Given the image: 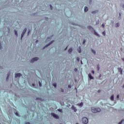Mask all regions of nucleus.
<instances>
[{
  "mask_svg": "<svg viewBox=\"0 0 124 124\" xmlns=\"http://www.w3.org/2000/svg\"><path fill=\"white\" fill-rule=\"evenodd\" d=\"M58 111L61 113H62V109H58Z\"/></svg>",
  "mask_w": 124,
  "mask_h": 124,
  "instance_id": "2f4dec72",
  "label": "nucleus"
},
{
  "mask_svg": "<svg viewBox=\"0 0 124 124\" xmlns=\"http://www.w3.org/2000/svg\"><path fill=\"white\" fill-rule=\"evenodd\" d=\"M1 68H2V66H0V69H1Z\"/></svg>",
  "mask_w": 124,
  "mask_h": 124,
  "instance_id": "3c124183",
  "label": "nucleus"
},
{
  "mask_svg": "<svg viewBox=\"0 0 124 124\" xmlns=\"http://www.w3.org/2000/svg\"><path fill=\"white\" fill-rule=\"evenodd\" d=\"M76 124H79L78 123H77Z\"/></svg>",
  "mask_w": 124,
  "mask_h": 124,
  "instance_id": "6e6d98bb",
  "label": "nucleus"
},
{
  "mask_svg": "<svg viewBox=\"0 0 124 124\" xmlns=\"http://www.w3.org/2000/svg\"><path fill=\"white\" fill-rule=\"evenodd\" d=\"M92 73H93V74H94V71L92 70Z\"/></svg>",
  "mask_w": 124,
  "mask_h": 124,
  "instance_id": "58836bf2",
  "label": "nucleus"
},
{
  "mask_svg": "<svg viewBox=\"0 0 124 124\" xmlns=\"http://www.w3.org/2000/svg\"><path fill=\"white\" fill-rule=\"evenodd\" d=\"M92 14H95L96 13H97V11H93L92 12Z\"/></svg>",
  "mask_w": 124,
  "mask_h": 124,
  "instance_id": "aec40b11",
  "label": "nucleus"
},
{
  "mask_svg": "<svg viewBox=\"0 0 124 124\" xmlns=\"http://www.w3.org/2000/svg\"><path fill=\"white\" fill-rule=\"evenodd\" d=\"M38 41V40H37L36 41V42H37Z\"/></svg>",
  "mask_w": 124,
  "mask_h": 124,
  "instance_id": "864d4df0",
  "label": "nucleus"
},
{
  "mask_svg": "<svg viewBox=\"0 0 124 124\" xmlns=\"http://www.w3.org/2000/svg\"><path fill=\"white\" fill-rule=\"evenodd\" d=\"M117 98H120V95H119V94L117 95Z\"/></svg>",
  "mask_w": 124,
  "mask_h": 124,
  "instance_id": "ea45409f",
  "label": "nucleus"
},
{
  "mask_svg": "<svg viewBox=\"0 0 124 124\" xmlns=\"http://www.w3.org/2000/svg\"><path fill=\"white\" fill-rule=\"evenodd\" d=\"M15 33L16 36H18V33L17 32V31L15 30Z\"/></svg>",
  "mask_w": 124,
  "mask_h": 124,
  "instance_id": "412c9836",
  "label": "nucleus"
},
{
  "mask_svg": "<svg viewBox=\"0 0 124 124\" xmlns=\"http://www.w3.org/2000/svg\"><path fill=\"white\" fill-rule=\"evenodd\" d=\"M88 77L90 80H93V77L92 76V74H91V73L88 74Z\"/></svg>",
  "mask_w": 124,
  "mask_h": 124,
  "instance_id": "6e6552de",
  "label": "nucleus"
},
{
  "mask_svg": "<svg viewBox=\"0 0 124 124\" xmlns=\"http://www.w3.org/2000/svg\"><path fill=\"white\" fill-rule=\"evenodd\" d=\"M81 64H83V62H81Z\"/></svg>",
  "mask_w": 124,
  "mask_h": 124,
  "instance_id": "5fc2aeb1",
  "label": "nucleus"
},
{
  "mask_svg": "<svg viewBox=\"0 0 124 124\" xmlns=\"http://www.w3.org/2000/svg\"><path fill=\"white\" fill-rule=\"evenodd\" d=\"M53 85L55 88H57V83H54Z\"/></svg>",
  "mask_w": 124,
  "mask_h": 124,
  "instance_id": "bb28decb",
  "label": "nucleus"
},
{
  "mask_svg": "<svg viewBox=\"0 0 124 124\" xmlns=\"http://www.w3.org/2000/svg\"><path fill=\"white\" fill-rule=\"evenodd\" d=\"M53 42H54V41H52L51 42H50V43L49 44L46 45L45 46V47H48V46H49V45H51V44H52V43H53Z\"/></svg>",
  "mask_w": 124,
  "mask_h": 124,
  "instance_id": "dca6fc26",
  "label": "nucleus"
},
{
  "mask_svg": "<svg viewBox=\"0 0 124 124\" xmlns=\"http://www.w3.org/2000/svg\"><path fill=\"white\" fill-rule=\"evenodd\" d=\"M93 1V0H89V4H92V2Z\"/></svg>",
  "mask_w": 124,
  "mask_h": 124,
  "instance_id": "c85d7f7f",
  "label": "nucleus"
},
{
  "mask_svg": "<svg viewBox=\"0 0 124 124\" xmlns=\"http://www.w3.org/2000/svg\"><path fill=\"white\" fill-rule=\"evenodd\" d=\"M61 92H62V93H63V89H61Z\"/></svg>",
  "mask_w": 124,
  "mask_h": 124,
  "instance_id": "37998d69",
  "label": "nucleus"
},
{
  "mask_svg": "<svg viewBox=\"0 0 124 124\" xmlns=\"http://www.w3.org/2000/svg\"><path fill=\"white\" fill-rule=\"evenodd\" d=\"M100 111H101V109L99 108H92V112H93V113H97V112H100Z\"/></svg>",
  "mask_w": 124,
  "mask_h": 124,
  "instance_id": "f257e3e1",
  "label": "nucleus"
},
{
  "mask_svg": "<svg viewBox=\"0 0 124 124\" xmlns=\"http://www.w3.org/2000/svg\"><path fill=\"white\" fill-rule=\"evenodd\" d=\"M50 7L51 9H52V5H50Z\"/></svg>",
  "mask_w": 124,
  "mask_h": 124,
  "instance_id": "de8ad7c7",
  "label": "nucleus"
},
{
  "mask_svg": "<svg viewBox=\"0 0 124 124\" xmlns=\"http://www.w3.org/2000/svg\"><path fill=\"white\" fill-rule=\"evenodd\" d=\"M46 21H48V18H46Z\"/></svg>",
  "mask_w": 124,
  "mask_h": 124,
  "instance_id": "8fccbe9b",
  "label": "nucleus"
},
{
  "mask_svg": "<svg viewBox=\"0 0 124 124\" xmlns=\"http://www.w3.org/2000/svg\"><path fill=\"white\" fill-rule=\"evenodd\" d=\"M102 34H103V35H104V36H105V35H106V32L105 31H104L102 32Z\"/></svg>",
  "mask_w": 124,
  "mask_h": 124,
  "instance_id": "4be33fe9",
  "label": "nucleus"
},
{
  "mask_svg": "<svg viewBox=\"0 0 124 124\" xmlns=\"http://www.w3.org/2000/svg\"><path fill=\"white\" fill-rule=\"evenodd\" d=\"M123 122H124V120H122L121 122H120L118 124H122V123H123Z\"/></svg>",
  "mask_w": 124,
  "mask_h": 124,
  "instance_id": "7c9ffc66",
  "label": "nucleus"
},
{
  "mask_svg": "<svg viewBox=\"0 0 124 124\" xmlns=\"http://www.w3.org/2000/svg\"><path fill=\"white\" fill-rule=\"evenodd\" d=\"M114 27L115 28H119V27H120V23H117L115 24L114 25Z\"/></svg>",
  "mask_w": 124,
  "mask_h": 124,
  "instance_id": "9b49d317",
  "label": "nucleus"
},
{
  "mask_svg": "<svg viewBox=\"0 0 124 124\" xmlns=\"http://www.w3.org/2000/svg\"><path fill=\"white\" fill-rule=\"evenodd\" d=\"M25 124H30V123L27 122V123H26Z\"/></svg>",
  "mask_w": 124,
  "mask_h": 124,
  "instance_id": "49530a36",
  "label": "nucleus"
},
{
  "mask_svg": "<svg viewBox=\"0 0 124 124\" xmlns=\"http://www.w3.org/2000/svg\"><path fill=\"white\" fill-rule=\"evenodd\" d=\"M88 10H89V8L87 6H85L84 7V11H85V12H88Z\"/></svg>",
  "mask_w": 124,
  "mask_h": 124,
  "instance_id": "2eb2a0df",
  "label": "nucleus"
},
{
  "mask_svg": "<svg viewBox=\"0 0 124 124\" xmlns=\"http://www.w3.org/2000/svg\"><path fill=\"white\" fill-rule=\"evenodd\" d=\"M51 116H52V117H53L54 118H55V119H59V116H58V115L55 114V113L52 112V113H51Z\"/></svg>",
  "mask_w": 124,
  "mask_h": 124,
  "instance_id": "7ed1b4c3",
  "label": "nucleus"
},
{
  "mask_svg": "<svg viewBox=\"0 0 124 124\" xmlns=\"http://www.w3.org/2000/svg\"><path fill=\"white\" fill-rule=\"evenodd\" d=\"M26 31H27V28H25L22 32V33L21 34V39L23 38V37L25 35V33H26Z\"/></svg>",
  "mask_w": 124,
  "mask_h": 124,
  "instance_id": "39448f33",
  "label": "nucleus"
},
{
  "mask_svg": "<svg viewBox=\"0 0 124 124\" xmlns=\"http://www.w3.org/2000/svg\"><path fill=\"white\" fill-rule=\"evenodd\" d=\"M94 34L96 35L97 36H98L99 37H100V35L97 33L96 31H94Z\"/></svg>",
  "mask_w": 124,
  "mask_h": 124,
  "instance_id": "f3484780",
  "label": "nucleus"
},
{
  "mask_svg": "<svg viewBox=\"0 0 124 124\" xmlns=\"http://www.w3.org/2000/svg\"><path fill=\"white\" fill-rule=\"evenodd\" d=\"M100 92H101V90H98V93H100Z\"/></svg>",
  "mask_w": 124,
  "mask_h": 124,
  "instance_id": "a18cd8bd",
  "label": "nucleus"
},
{
  "mask_svg": "<svg viewBox=\"0 0 124 124\" xmlns=\"http://www.w3.org/2000/svg\"><path fill=\"white\" fill-rule=\"evenodd\" d=\"M78 106H81L82 107V106H83V102H81L80 104H78Z\"/></svg>",
  "mask_w": 124,
  "mask_h": 124,
  "instance_id": "5701e85b",
  "label": "nucleus"
},
{
  "mask_svg": "<svg viewBox=\"0 0 124 124\" xmlns=\"http://www.w3.org/2000/svg\"><path fill=\"white\" fill-rule=\"evenodd\" d=\"M16 116H19V114L18 113V112H16Z\"/></svg>",
  "mask_w": 124,
  "mask_h": 124,
  "instance_id": "a19ab883",
  "label": "nucleus"
},
{
  "mask_svg": "<svg viewBox=\"0 0 124 124\" xmlns=\"http://www.w3.org/2000/svg\"><path fill=\"white\" fill-rule=\"evenodd\" d=\"M102 27H103V28H104V27H105V24H104V23H103V24H102Z\"/></svg>",
  "mask_w": 124,
  "mask_h": 124,
  "instance_id": "473e14b6",
  "label": "nucleus"
},
{
  "mask_svg": "<svg viewBox=\"0 0 124 124\" xmlns=\"http://www.w3.org/2000/svg\"><path fill=\"white\" fill-rule=\"evenodd\" d=\"M38 60H39L38 57L33 58L31 60V62H37V61H38Z\"/></svg>",
  "mask_w": 124,
  "mask_h": 124,
  "instance_id": "20e7f679",
  "label": "nucleus"
},
{
  "mask_svg": "<svg viewBox=\"0 0 124 124\" xmlns=\"http://www.w3.org/2000/svg\"><path fill=\"white\" fill-rule=\"evenodd\" d=\"M10 76V73H8V74H7V78H6V80H7H7H8Z\"/></svg>",
  "mask_w": 124,
  "mask_h": 124,
  "instance_id": "a211bd4d",
  "label": "nucleus"
},
{
  "mask_svg": "<svg viewBox=\"0 0 124 124\" xmlns=\"http://www.w3.org/2000/svg\"><path fill=\"white\" fill-rule=\"evenodd\" d=\"M88 29H89V30H93V27H92L91 26H88Z\"/></svg>",
  "mask_w": 124,
  "mask_h": 124,
  "instance_id": "b1692460",
  "label": "nucleus"
},
{
  "mask_svg": "<svg viewBox=\"0 0 124 124\" xmlns=\"http://www.w3.org/2000/svg\"><path fill=\"white\" fill-rule=\"evenodd\" d=\"M30 32H31V30H29L28 31V35H29V34H30Z\"/></svg>",
  "mask_w": 124,
  "mask_h": 124,
  "instance_id": "79ce46f5",
  "label": "nucleus"
},
{
  "mask_svg": "<svg viewBox=\"0 0 124 124\" xmlns=\"http://www.w3.org/2000/svg\"><path fill=\"white\" fill-rule=\"evenodd\" d=\"M86 42V41H83V44H84V43Z\"/></svg>",
  "mask_w": 124,
  "mask_h": 124,
  "instance_id": "09e8293b",
  "label": "nucleus"
},
{
  "mask_svg": "<svg viewBox=\"0 0 124 124\" xmlns=\"http://www.w3.org/2000/svg\"><path fill=\"white\" fill-rule=\"evenodd\" d=\"M121 7H122L123 8H124V4H121Z\"/></svg>",
  "mask_w": 124,
  "mask_h": 124,
  "instance_id": "a878e982",
  "label": "nucleus"
},
{
  "mask_svg": "<svg viewBox=\"0 0 124 124\" xmlns=\"http://www.w3.org/2000/svg\"><path fill=\"white\" fill-rule=\"evenodd\" d=\"M118 70L119 72H120V74H121L122 75L123 74V69H122V68H118Z\"/></svg>",
  "mask_w": 124,
  "mask_h": 124,
  "instance_id": "1a4fd4ad",
  "label": "nucleus"
},
{
  "mask_svg": "<svg viewBox=\"0 0 124 124\" xmlns=\"http://www.w3.org/2000/svg\"><path fill=\"white\" fill-rule=\"evenodd\" d=\"M91 51H92V53L93 54H94V55H96V52L95 51V50H94V49H92Z\"/></svg>",
  "mask_w": 124,
  "mask_h": 124,
  "instance_id": "4468645a",
  "label": "nucleus"
},
{
  "mask_svg": "<svg viewBox=\"0 0 124 124\" xmlns=\"http://www.w3.org/2000/svg\"><path fill=\"white\" fill-rule=\"evenodd\" d=\"M122 15H123V12H120L119 15V17L118 18V20H121L122 19Z\"/></svg>",
  "mask_w": 124,
  "mask_h": 124,
  "instance_id": "423d86ee",
  "label": "nucleus"
},
{
  "mask_svg": "<svg viewBox=\"0 0 124 124\" xmlns=\"http://www.w3.org/2000/svg\"><path fill=\"white\" fill-rule=\"evenodd\" d=\"M72 51H73L72 48H70L68 49V52L69 54H71V53H72Z\"/></svg>",
  "mask_w": 124,
  "mask_h": 124,
  "instance_id": "9d476101",
  "label": "nucleus"
},
{
  "mask_svg": "<svg viewBox=\"0 0 124 124\" xmlns=\"http://www.w3.org/2000/svg\"><path fill=\"white\" fill-rule=\"evenodd\" d=\"M82 122L83 124H87L89 123V120L87 117H83L82 119Z\"/></svg>",
  "mask_w": 124,
  "mask_h": 124,
  "instance_id": "f03ea898",
  "label": "nucleus"
},
{
  "mask_svg": "<svg viewBox=\"0 0 124 124\" xmlns=\"http://www.w3.org/2000/svg\"><path fill=\"white\" fill-rule=\"evenodd\" d=\"M77 60L78 62H79L80 61V58L79 57H78L77 58Z\"/></svg>",
  "mask_w": 124,
  "mask_h": 124,
  "instance_id": "72a5a7b5",
  "label": "nucleus"
},
{
  "mask_svg": "<svg viewBox=\"0 0 124 124\" xmlns=\"http://www.w3.org/2000/svg\"><path fill=\"white\" fill-rule=\"evenodd\" d=\"M72 110H74V112H76L77 111V109H76V108L74 106L72 107Z\"/></svg>",
  "mask_w": 124,
  "mask_h": 124,
  "instance_id": "f8f14e48",
  "label": "nucleus"
},
{
  "mask_svg": "<svg viewBox=\"0 0 124 124\" xmlns=\"http://www.w3.org/2000/svg\"><path fill=\"white\" fill-rule=\"evenodd\" d=\"M78 53H81L82 52V50L81 49V46H79V48L78 49Z\"/></svg>",
  "mask_w": 124,
  "mask_h": 124,
  "instance_id": "ddd939ff",
  "label": "nucleus"
},
{
  "mask_svg": "<svg viewBox=\"0 0 124 124\" xmlns=\"http://www.w3.org/2000/svg\"><path fill=\"white\" fill-rule=\"evenodd\" d=\"M32 85V86H33V87H34V86H35V85L34 83H33Z\"/></svg>",
  "mask_w": 124,
  "mask_h": 124,
  "instance_id": "c03bdc74",
  "label": "nucleus"
},
{
  "mask_svg": "<svg viewBox=\"0 0 124 124\" xmlns=\"http://www.w3.org/2000/svg\"><path fill=\"white\" fill-rule=\"evenodd\" d=\"M51 39V38L50 37H48L47 39H46V41H49V40Z\"/></svg>",
  "mask_w": 124,
  "mask_h": 124,
  "instance_id": "cd10ccee",
  "label": "nucleus"
},
{
  "mask_svg": "<svg viewBox=\"0 0 124 124\" xmlns=\"http://www.w3.org/2000/svg\"><path fill=\"white\" fill-rule=\"evenodd\" d=\"M110 99L111 100H112V101L114 100V95H112L110 97Z\"/></svg>",
  "mask_w": 124,
  "mask_h": 124,
  "instance_id": "6ab92c4d",
  "label": "nucleus"
},
{
  "mask_svg": "<svg viewBox=\"0 0 124 124\" xmlns=\"http://www.w3.org/2000/svg\"><path fill=\"white\" fill-rule=\"evenodd\" d=\"M68 87L69 88V89H71V85H69L68 86Z\"/></svg>",
  "mask_w": 124,
  "mask_h": 124,
  "instance_id": "c9c22d12",
  "label": "nucleus"
},
{
  "mask_svg": "<svg viewBox=\"0 0 124 124\" xmlns=\"http://www.w3.org/2000/svg\"><path fill=\"white\" fill-rule=\"evenodd\" d=\"M39 84L40 87H41V86H42V84H41V83L40 82V81H39Z\"/></svg>",
  "mask_w": 124,
  "mask_h": 124,
  "instance_id": "c756f323",
  "label": "nucleus"
},
{
  "mask_svg": "<svg viewBox=\"0 0 124 124\" xmlns=\"http://www.w3.org/2000/svg\"><path fill=\"white\" fill-rule=\"evenodd\" d=\"M67 49V46L65 48V50Z\"/></svg>",
  "mask_w": 124,
  "mask_h": 124,
  "instance_id": "603ef678",
  "label": "nucleus"
},
{
  "mask_svg": "<svg viewBox=\"0 0 124 124\" xmlns=\"http://www.w3.org/2000/svg\"><path fill=\"white\" fill-rule=\"evenodd\" d=\"M37 100H41V98H36Z\"/></svg>",
  "mask_w": 124,
  "mask_h": 124,
  "instance_id": "e433bc0d",
  "label": "nucleus"
},
{
  "mask_svg": "<svg viewBox=\"0 0 124 124\" xmlns=\"http://www.w3.org/2000/svg\"><path fill=\"white\" fill-rule=\"evenodd\" d=\"M75 71L76 72H77V71H78V69H77V68H75Z\"/></svg>",
  "mask_w": 124,
  "mask_h": 124,
  "instance_id": "f704fd0d",
  "label": "nucleus"
},
{
  "mask_svg": "<svg viewBox=\"0 0 124 124\" xmlns=\"http://www.w3.org/2000/svg\"><path fill=\"white\" fill-rule=\"evenodd\" d=\"M99 24V21H98L96 22V25H98Z\"/></svg>",
  "mask_w": 124,
  "mask_h": 124,
  "instance_id": "4c0bfd02",
  "label": "nucleus"
},
{
  "mask_svg": "<svg viewBox=\"0 0 124 124\" xmlns=\"http://www.w3.org/2000/svg\"><path fill=\"white\" fill-rule=\"evenodd\" d=\"M21 76H22V74L18 73V74H16L15 75V78H19L20 77H21Z\"/></svg>",
  "mask_w": 124,
  "mask_h": 124,
  "instance_id": "0eeeda50",
  "label": "nucleus"
},
{
  "mask_svg": "<svg viewBox=\"0 0 124 124\" xmlns=\"http://www.w3.org/2000/svg\"><path fill=\"white\" fill-rule=\"evenodd\" d=\"M97 68L98 70H99L100 69V67H99V65H97Z\"/></svg>",
  "mask_w": 124,
  "mask_h": 124,
  "instance_id": "393cba45",
  "label": "nucleus"
}]
</instances>
